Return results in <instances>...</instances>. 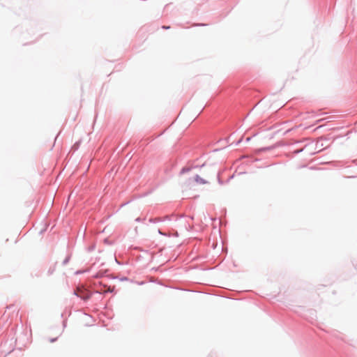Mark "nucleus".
Wrapping results in <instances>:
<instances>
[{"label":"nucleus","instance_id":"obj_1","mask_svg":"<svg viewBox=\"0 0 357 357\" xmlns=\"http://www.w3.org/2000/svg\"><path fill=\"white\" fill-rule=\"evenodd\" d=\"M195 182L197 184H206L208 182L199 176L191 174L190 169H183L179 175V183L183 188H190Z\"/></svg>","mask_w":357,"mask_h":357},{"label":"nucleus","instance_id":"obj_2","mask_svg":"<svg viewBox=\"0 0 357 357\" xmlns=\"http://www.w3.org/2000/svg\"><path fill=\"white\" fill-rule=\"evenodd\" d=\"M75 294L83 300H87L91 297V293L83 287H77Z\"/></svg>","mask_w":357,"mask_h":357},{"label":"nucleus","instance_id":"obj_3","mask_svg":"<svg viewBox=\"0 0 357 357\" xmlns=\"http://www.w3.org/2000/svg\"><path fill=\"white\" fill-rule=\"evenodd\" d=\"M163 29H169V26H162Z\"/></svg>","mask_w":357,"mask_h":357}]
</instances>
